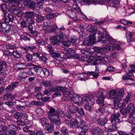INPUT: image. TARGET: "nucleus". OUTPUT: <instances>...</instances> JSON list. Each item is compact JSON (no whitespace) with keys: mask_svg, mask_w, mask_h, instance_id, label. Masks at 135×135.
Wrapping results in <instances>:
<instances>
[{"mask_svg":"<svg viewBox=\"0 0 135 135\" xmlns=\"http://www.w3.org/2000/svg\"><path fill=\"white\" fill-rule=\"evenodd\" d=\"M59 115L62 117L65 116L64 112L59 108L55 110L54 108H51L49 111L47 112L48 117L51 122L56 125L61 124V119Z\"/></svg>","mask_w":135,"mask_h":135,"instance_id":"1","label":"nucleus"},{"mask_svg":"<svg viewBox=\"0 0 135 135\" xmlns=\"http://www.w3.org/2000/svg\"><path fill=\"white\" fill-rule=\"evenodd\" d=\"M70 127L72 128L80 129L81 131L79 135H85L89 129L88 125L83 120H81L79 122L76 119H74V121L70 122Z\"/></svg>","mask_w":135,"mask_h":135,"instance_id":"2","label":"nucleus"},{"mask_svg":"<svg viewBox=\"0 0 135 135\" xmlns=\"http://www.w3.org/2000/svg\"><path fill=\"white\" fill-rule=\"evenodd\" d=\"M67 38L68 37L66 34H57V35L51 38V43L54 46H58L59 41L62 42L64 40H67Z\"/></svg>","mask_w":135,"mask_h":135,"instance_id":"3","label":"nucleus"},{"mask_svg":"<svg viewBox=\"0 0 135 135\" xmlns=\"http://www.w3.org/2000/svg\"><path fill=\"white\" fill-rule=\"evenodd\" d=\"M105 97L106 95L102 92L99 93V97L97 100V102L98 104H100L102 107L98 109V111L100 113H103L105 111L106 105L104 103V101Z\"/></svg>","mask_w":135,"mask_h":135,"instance_id":"4","label":"nucleus"},{"mask_svg":"<svg viewBox=\"0 0 135 135\" xmlns=\"http://www.w3.org/2000/svg\"><path fill=\"white\" fill-rule=\"evenodd\" d=\"M98 42H101L102 43L104 44L107 45L111 42H115L116 40L110 37L109 34H105V35L100 36L98 37Z\"/></svg>","mask_w":135,"mask_h":135,"instance_id":"5","label":"nucleus"},{"mask_svg":"<svg viewBox=\"0 0 135 135\" xmlns=\"http://www.w3.org/2000/svg\"><path fill=\"white\" fill-rule=\"evenodd\" d=\"M72 96L70 98V100L71 102H75V103L76 104L79 103V102L80 101L82 103H87V101L90 98L88 97H83L82 98L79 95L74 94H72Z\"/></svg>","mask_w":135,"mask_h":135,"instance_id":"6","label":"nucleus"},{"mask_svg":"<svg viewBox=\"0 0 135 135\" xmlns=\"http://www.w3.org/2000/svg\"><path fill=\"white\" fill-rule=\"evenodd\" d=\"M7 23L0 22V33H3L6 34L10 32V31H13L14 30L13 27Z\"/></svg>","mask_w":135,"mask_h":135,"instance_id":"7","label":"nucleus"},{"mask_svg":"<svg viewBox=\"0 0 135 135\" xmlns=\"http://www.w3.org/2000/svg\"><path fill=\"white\" fill-rule=\"evenodd\" d=\"M95 34H90L89 37L84 39L83 41L82 45H88L93 44L96 38Z\"/></svg>","mask_w":135,"mask_h":135,"instance_id":"8","label":"nucleus"},{"mask_svg":"<svg viewBox=\"0 0 135 135\" xmlns=\"http://www.w3.org/2000/svg\"><path fill=\"white\" fill-rule=\"evenodd\" d=\"M90 99L87 101V103H82V104H85V108L86 110L89 111V112H91L92 110L91 106H93L94 103V98L92 97V96H90L88 97Z\"/></svg>","mask_w":135,"mask_h":135,"instance_id":"9","label":"nucleus"},{"mask_svg":"<svg viewBox=\"0 0 135 135\" xmlns=\"http://www.w3.org/2000/svg\"><path fill=\"white\" fill-rule=\"evenodd\" d=\"M120 116V114L116 113L113 114L111 117V122L112 124L113 125H117L121 122V120L119 118Z\"/></svg>","mask_w":135,"mask_h":135,"instance_id":"10","label":"nucleus"},{"mask_svg":"<svg viewBox=\"0 0 135 135\" xmlns=\"http://www.w3.org/2000/svg\"><path fill=\"white\" fill-rule=\"evenodd\" d=\"M31 1V0H12L10 3L11 4L12 6L13 7L18 6L21 2H23V3L25 6H28L29 3Z\"/></svg>","mask_w":135,"mask_h":135,"instance_id":"11","label":"nucleus"},{"mask_svg":"<svg viewBox=\"0 0 135 135\" xmlns=\"http://www.w3.org/2000/svg\"><path fill=\"white\" fill-rule=\"evenodd\" d=\"M27 22L28 25L27 27L28 29L30 31V32L31 34H37V32L36 31L32 30L33 27L32 25L34 23V21L32 19H28Z\"/></svg>","mask_w":135,"mask_h":135,"instance_id":"12","label":"nucleus"},{"mask_svg":"<svg viewBox=\"0 0 135 135\" xmlns=\"http://www.w3.org/2000/svg\"><path fill=\"white\" fill-rule=\"evenodd\" d=\"M19 85V83L17 81H14L9 85L5 89L7 92L12 91L15 88L18 87Z\"/></svg>","mask_w":135,"mask_h":135,"instance_id":"13","label":"nucleus"},{"mask_svg":"<svg viewBox=\"0 0 135 135\" xmlns=\"http://www.w3.org/2000/svg\"><path fill=\"white\" fill-rule=\"evenodd\" d=\"M51 123V124L49 123H44L43 124H45V129L48 132V133H51L54 131V126L53 124L54 123Z\"/></svg>","mask_w":135,"mask_h":135,"instance_id":"14","label":"nucleus"},{"mask_svg":"<svg viewBox=\"0 0 135 135\" xmlns=\"http://www.w3.org/2000/svg\"><path fill=\"white\" fill-rule=\"evenodd\" d=\"M7 64L5 61H0V75H4L6 74L5 71L3 69L6 68Z\"/></svg>","mask_w":135,"mask_h":135,"instance_id":"15","label":"nucleus"},{"mask_svg":"<svg viewBox=\"0 0 135 135\" xmlns=\"http://www.w3.org/2000/svg\"><path fill=\"white\" fill-rule=\"evenodd\" d=\"M66 88L65 86H56L53 87L52 91L54 92L58 91L63 93L64 91L66 90Z\"/></svg>","mask_w":135,"mask_h":135,"instance_id":"16","label":"nucleus"},{"mask_svg":"<svg viewBox=\"0 0 135 135\" xmlns=\"http://www.w3.org/2000/svg\"><path fill=\"white\" fill-rule=\"evenodd\" d=\"M4 22L8 23L9 22H12L14 20V17L12 14H8L7 15H4Z\"/></svg>","mask_w":135,"mask_h":135,"instance_id":"17","label":"nucleus"},{"mask_svg":"<svg viewBox=\"0 0 135 135\" xmlns=\"http://www.w3.org/2000/svg\"><path fill=\"white\" fill-rule=\"evenodd\" d=\"M34 16L36 17L35 20L38 23H41L45 20V17L39 13H35Z\"/></svg>","mask_w":135,"mask_h":135,"instance_id":"18","label":"nucleus"},{"mask_svg":"<svg viewBox=\"0 0 135 135\" xmlns=\"http://www.w3.org/2000/svg\"><path fill=\"white\" fill-rule=\"evenodd\" d=\"M91 132L93 135H102L103 133V130L98 127H97L93 129Z\"/></svg>","mask_w":135,"mask_h":135,"instance_id":"19","label":"nucleus"},{"mask_svg":"<svg viewBox=\"0 0 135 135\" xmlns=\"http://www.w3.org/2000/svg\"><path fill=\"white\" fill-rule=\"evenodd\" d=\"M95 50L97 51V56H101L103 54H104L106 49L105 48L100 47H97L95 48Z\"/></svg>","mask_w":135,"mask_h":135,"instance_id":"20","label":"nucleus"},{"mask_svg":"<svg viewBox=\"0 0 135 135\" xmlns=\"http://www.w3.org/2000/svg\"><path fill=\"white\" fill-rule=\"evenodd\" d=\"M3 98L4 100H8V101H12L15 98V97L11 93H8L4 95Z\"/></svg>","mask_w":135,"mask_h":135,"instance_id":"21","label":"nucleus"},{"mask_svg":"<svg viewBox=\"0 0 135 135\" xmlns=\"http://www.w3.org/2000/svg\"><path fill=\"white\" fill-rule=\"evenodd\" d=\"M97 120L99 126H104L107 122V120L106 119L100 117L97 119Z\"/></svg>","mask_w":135,"mask_h":135,"instance_id":"22","label":"nucleus"},{"mask_svg":"<svg viewBox=\"0 0 135 135\" xmlns=\"http://www.w3.org/2000/svg\"><path fill=\"white\" fill-rule=\"evenodd\" d=\"M49 51L51 54V56L55 59H57L60 57L61 54L59 53H57L54 51Z\"/></svg>","mask_w":135,"mask_h":135,"instance_id":"23","label":"nucleus"},{"mask_svg":"<svg viewBox=\"0 0 135 135\" xmlns=\"http://www.w3.org/2000/svg\"><path fill=\"white\" fill-rule=\"evenodd\" d=\"M33 68L37 74L40 76L42 70L41 67L40 65H35Z\"/></svg>","mask_w":135,"mask_h":135,"instance_id":"24","label":"nucleus"},{"mask_svg":"<svg viewBox=\"0 0 135 135\" xmlns=\"http://www.w3.org/2000/svg\"><path fill=\"white\" fill-rule=\"evenodd\" d=\"M0 7L1 9L3 12L4 15H6L7 13L8 9L7 5L5 3H3L1 4Z\"/></svg>","mask_w":135,"mask_h":135,"instance_id":"25","label":"nucleus"},{"mask_svg":"<svg viewBox=\"0 0 135 135\" xmlns=\"http://www.w3.org/2000/svg\"><path fill=\"white\" fill-rule=\"evenodd\" d=\"M124 94V91L123 89H121L119 90L117 94V97L115 98V101L121 99V98L123 97Z\"/></svg>","mask_w":135,"mask_h":135,"instance_id":"26","label":"nucleus"},{"mask_svg":"<svg viewBox=\"0 0 135 135\" xmlns=\"http://www.w3.org/2000/svg\"><path fill=\"white\" fill-rule=\"evenodd\" d=\"M57 27L56 25H54L50 27V29L48 31V32L50 33L53 32L54 34H57Z\"/></svg>","mask_w":135,"mask_h":135,"instance_id":"27","label":"nucleus"},{"mask_svg":"<svg viewBox=\"0 0 135 135\" xmlns=\"http://www.w3.org/2000/svg\"><path fill=\"white\" fill-rule=\"evenodd\" d=\"M24 16L26 18H28L29 19H32L35 17V14L33 12L27 11L26 12ZM29 19H28V20Z\"/></svg>","mask_w":135,"mask_h":135,"instance_id":"28","label":"nucleus"},{"mask_svg":"<svg viewBox=\"0 0 135 135\" xmlns=\"http://www.w3.org/2000/svg\"><path fill=\"white\" fill-rule=\"evenodd\" d=\"M40 76L44 78L49 76V70L46 68H43L42 70Z\"/></svg>","mask_w":135,"mask_h":135,"instance_id":"29","label":"nucleus"},{"mask_svg":"<svg viewBox=\"0 0 135 135\" xmlns=\"http://www.w3.org/2000/svg\"><path fill=\"white\" fill-rule=\"evenodd\" d=\"M89 27V28L87 29V30L89 31V32L91 33H93V34H96L95 32L97 30L96 26H95L90 25Z\"/></svg>","mask_w":135,"mask_h":135,"instance_id":"30","label":"nucleus"},{"mask_svg":"<svg viewBox=\"0 0 135 135\" xmlns=\"http://www.w3.org/2000/svg\"><path fill=\"white\" fill-rule=\"evenodd\" d=\"M78 107H76L73 105H70L69 107V112L70 113L74 114L76 113V111Z\"/></svg>","mask_w":135,"mask_h":135,"instance_id":"31","label":"nucleus"},{"mask_svg":"<svg viewBox=\"0 0 135 135\" xmlns=\"http://www.w3.org/2000/svg\"><path fill=\"white\" fill-rule=\"evenodd\" d=\"M117 91L115 90H112L110 91L109 93V97L112 99H114L117 97Z\"/></svg>","mask_w":135,"mask_h":135,"instance_id":"32","label":"nucleus"},{"mask_svg":"<svg viewBox=\"0 0 135 135\" xmlns=\"http://www.w3.org/2000/svg\"><path fill=\"white\" fill-rule=\"evenodd\" d=\"M84 62L85 63H87V64L89 65H96L97 64L96 61L91 60L88 59L84 60Z\"/></svg>","mask_w":135,"mask_h":135,"instance_id":"33","label":"nucleus"},{"mask_svg":"<svg viewBox=\"0 0 135 135\" xmlns=\"http://www.w3.org/2000/svg\"><path fill=\"white\" fill-rule=\"evenodd\" d=\"M25 74L31 76L33 75V68H28L27 71L25 70L24 71L23 73V75H24Z\"/></svg>","mask_w":135,"mask_h":135,"instance_id":"34","label":"nucleus"},{"mask_svg":"<svg viewBox=\"0 0 135 135\" xmlns=\"http://www.w3.org/2000/svg\"><path fill=\"white\" fill-rule=\"evenodd\" d=\"M12 101H8V102H5L4 103V104H5L8 105L9 107H10L12 109L11 110H10L9 112H12L14 110V109L12 107L13 105L15 103L14 102H12Z\"/></svg>","mask_w":135,"mask_h":135,"instance_id":"35","label":"nucleus"},{"mask_svg":"<svg viewBox=\"0 0 135 135\" xmlns=\"http://www.w3.org/2000/svg\"><path fill=\"white\" fill-rule=\"evenodd\" d=\"M114 102L115 105L116 104V105L119 108L123 107V106H125V105H124L122 100H121V99H119L118 101H115V99H114Z\"/></svg>","mask_w":135,"mask_h":135,"instance_id":"36","label":"nucleus"},{"mask_svg":"<svg viewBox=\"0 0 135 135\" xmlns=\"http://www.w3.org/2000/svg\"><path fill=\"white\" fill-rule=\"evenodd\" d=\"M76 111L78 113L82 116H83L85 115V113L83 108L80 106L78 107Z\"/></svg>","mask_w":135,"mask_h":135,"instance_id":"37","label":"nucleus"},{"mask_svg":"<svg viewBox=\"0 0 135 135\" xmlns=\"http://www.w3.org/2000/svg\"><path fill=\"white\" fill-rule=\"evenodd\" d=\"M66 30L64 26H62L60 27L57 28V34H65V32L66 31Z\"/></svg>","mask_w":135,"mask_h":135,"instance_id":"38","label":"nucleus"},{"mask_svg":"<svg viewBox=\"0 0 135 135\" xmlns=\"http://www.w3.org/2000/svg\"><path fill=\"white\" fill-rule=\"evenodd\" d=\"M38 59L40 61L43 62L45 64L47 63V61L48 60L46 56L43 55H41L39 57Z\"/></svg>","mask_w":135,"mask_h":135,"instance_id":"39","label":"nucleus"},{"mask_svg":"<svg viewBox=\"0 0 135 135\" xmlns=\"http://www.w3.org/2000/svg\"><path fill=\"white\" fill-rule=\"evenodd\" d=\"M12 55L13 56L14 58L18 59L20 58L21 56V55L16 50L13 51L12 53Z\"/></svg>","mask_w":135,"mask_h":135,"instance_id":"40","label":"nucleus"},{"mask_svg":"<svg viewBox=\"0 0 135 135\" xmlns=\"http://www.w3.org/2000/svg\"><path fill=\"white\" fill-rule=\"evenodd\" d=\"M7 129L11 130L17 131L18 128L16 126L12 124H8L7 126Z\"/></svg>","mask_w":135,"mask_h":135,"instance_id":"41","label":"nucleus"},{"mask_svg":"<svg viewBox=\"0 0 135 135\" xmlns=\"http://www.w3.org/2000/svg\"><path fill=\"white\" fill-rule=\"evenodd\" d=\"M25 57L27 62H31L32 61L33 56L30 53L28 54L25 56Z\"/></svg>","mask_w":135,"mask_h":135,"instance_id":"42","label":"nucleus"},{"mask_svg":"<svg viewBox=\"0 0 135 135\" xmlns=\"http://www.w3.org/2000/svg\"><path fill=\"white\" fill-rule=\"evenodd\" d=\"M117 125L112 124V125L109 126L107 129V131L108 132H112L116 130L117 128L115 125Z\"/></svg>","mask_w":135,"mask_h":135,"instance_id":"43","label":"nucleus"},{"mask_svg":"<svg viewBox=\"0 0 135 135\" xmlns=\"http://www.w3.org/2000/svg\"><path fill=\"white\" fill-rule=\"evenodd\" d=\"M51 25V22L49 20H46L44 22L43 25L44 27H46L47 30H48L49 27Z\"/></svg>","mask_w":135,"mask_h":135,"instance_id":"44","label":"nucleus"},{"mask_svg":"<svg viewBox=\"0 0 135 135\" xmlns=\"http://www.w3.org/2000/svg\"><path fill=\"white\" fill-rule=\"evenodd\" d=\"M62 93L64 96L67 98L70 97V95H72L73 94V92L70 91H64Z\"/></svg>","mask_w":135,"mask_h":135,"instance_id":"45","label":"nucleus"},{"mask_svg":"<svg viewBox=\"0 0 135 135\" xmlns=\"http://www.w3.org/2000/svg\"><path fill=\"white\" fill-rule=\"evenodd\" d=\"M36 4L37 7L40 8H42V6L44 3V0H36Z\"/></svg>","mask_w":135,"mask_h":135,"instance_id":"46","label":"nucleus"},{"mask_svg":"<svg viewBox=\"0 0 135 135\" xmlns=\"http://www.w3.org/2000/svg\"><path fill=\"white\" fill-rule=\"evenodd\" d=\"M36 7V3L33 1H31L29 5V8L32 9L33 10L35 9Z\"/></svg>","mask_w":135,"mask_h":135,"instance_id":"47","label":"nucleus"},{"mask_svg":"<svg viewBox=\"0 0 135 135\" xmlns=\"http://www.w3.org/2000/svg\"><path fill=\"white\" fill-rule=\"evenodd\" d=\"M134 106L133 104L132 103L129 104L128 105L126 108L128 110V113H131Z\"/></svg>","mask_w":135,"mask_h":135,"instance_id":"48","label":"nucleus"},{"mask_svg":"<svg viewBox=\"0 0 135 135\" xmlns=\"http://www.w3.org/2000/svg\"><path fill=\"white\" fill-rule=\"evenodd\" d=\"M8 11L11 13L15 14L16 11H17V9L16 7L15 8L11 7L8 9Z\"/></svg>","mask_w":135,"mask_h":135,"instance_id":"49","label":"nucleus"},{"mask_svg":"<svg viewBox=\"0 0 135 135\" xmlns=\"http://www.w3.org/2000/svg\"><path fill=\"white\" fill-rule=\"evenodd\" d=\"M89 2L88 3L90 4L97 3L98 2H100L101 3H104V0H102V1H100L99 0H89Z\"/></svg>","mask_w":135,"mask_h":135,"instance_id":"50","label":"nucleus"},{"mask_svg":"<svg viewBox=\"0 0 135 135\" xmlns=\"http://www.w3.org/2000/svg\"><path fill=\"white\" fill-rule=\"evenodd\" d=\"M120 112L124 115L125 116L126 115L128 111L127 108H126L125 106H124L122 107L120 110Z\"/></svg>","mask_w":135,"mask_h":135,"instance_id":"51","label":"nucleus"},{"mask_svg":"<svg viewBox=\"0 0 135 135\" xmlns=\"http://www.w3.org/2000/svg\"><path fill=\"white\" fill-rule=\"evenodd\" d=\"M42 85L45 87H48L51 85L50 81H47L43 80L42 83Z\"/></svg>","mask_w":135,"mask_h":135,"instance_id":"52","label":"nucleus"},{"mask_svg":"<svg viewBox=\"0 0 135 135\" xmlns=\"http://www.w3.org/2000/svg\"><path fill=\"white\" fill-rule=\"evenodd\" d=\"M108 19V17H107L105 18V20H102L101 21H100L98 22H95V24L97 25H99L103 23L105 21V22H108L109 21L108 20H107Z\"/></svg>","mask_w":135,"mask_h":135,"instance_id":"53","label":"nucleus"},{"mask_svg":"<svg viewBox=\"0 0 135 135\" xmlns=\"http://www.w3.org/2000/svg\"><path fill=\"white\" fill-rule=\"evenodd\" d=\"M52 88L53 87L49 88L46 89L44 91V94L47 95L50 94L51 92H53L52 91Z\"/></svg>","mask_w":135,"mask_h":135,"instance_id":"54","label":"nucleus"},{"mask_svg":"<svg viewBox=\"0 0 135 135\" xmlns=\"http://www.w3.org/2000/svg\"><path fill=\"white\" fill-rule=\"evenodd\" d=\"M69 17L73 19L77 17V14L75 12L71 11L70 12Z\"/></svg>","mask_w":135,"mask_h":135,"instance_id":"55","label":"nucleus"},{"mask_svg":"<svg viewBox=\"0 0 135 135\" xmlns=\"http://www.w3.org/2000/svg\"><path fill=\"white\" fill-rule=\"evenodd\" d=\"M6 48L8 49H14L16 48V46L15 45H12L10 44L6 45Z\"/></svg>","mask_w":135,"mask_h":135,"instance_id":"56","label":"nucleus"},{"mask_svg":"<svg viewBox=\"0 0 135 135\" xmlns=\"http://www.w3.org/2000/svg\"><path fill=\"white\" fill-rule=\"evenodd\" d=\"M77 40V37L76 36L72 37L70 38L69 40V41L72 44H74L76 42Z\"/></svg>","mask_w":135,"mask_h":135,"instance_id":"57","label":"nucleus"},{"mask_svg":"<svg viewBox=\"0 0 135 135\" xmlns=\"http://www.w3.org/2000/svg\"><path fill=\"white\" fill-rule=\"evenodd\" d=\"M14 117L16 119H20L21 118V115L19 112H16L14 114Z\"/></svg>","mask_w":135,"mask_h":135,"instance_id":"58","label":"nucleus"},{"mask_svg":"<svg viewBox=\"0 0 135 135\" xmlns=\"http://www.w3.org/2000/svg\"><path fill=\"white\" fill-rule=\"evenodd\" d=\"M20 37L21 40H28L29 41L30 40L29 38L27 36L25 35L24 34H23L20 36Z\"/></svg>","mask_w":135,"mask_h":135,"instance_id":"59","label":"nucleus"},{"mask_svg":"<svg viewBox=\"0 0 135 135\" xmlns=\"http://www.w3.org/2000/svg\"><path fill=\"white\" fill-rule=\"evenodd\" d=\"M106 49L108 50L109 51H112L114 50H115L114 47V44H111L108 47H107L106 48Z\"/></svg>","mask_w":135,"mask_h":135,"instance_id":"60","label":"nucleus"},{"mask_svg":"<svg viewBox=\"0 0 135 135\" xmlns=\"http://www.w3.org/2000/svg\"><path fill=\"white\" fill-rule=\"evenodd\" d=\"M55 92L52 95V97L53 98H56L57 97H60L61 95V94L58 91Z\"/></svg>","mask_w":135,"mask_h":135,"instance_id":"61","label":"nucleus"},{"mask_svg":"<svg viewBox=\"0 0 135 135\" xmlns=\"http://www.w3.org/2000/svg\"><path fill=\"white\" fill-rule=\"evenodd\" d=\"M60 131L62 133H68V131L67 128L65 127H62L60 129Z\"/></svg>","mask_w":135,"mask_h":135,"instance_id":"62","label":"nucleus"},{"mask_svg":"<svg viewBox=\"0 0 135 135\" xmlns=\"http://www.w3.org/2000/svg\"><path fill=\"white\" fill-rule=\"evenodd\" d=\"M3 53L5 56H10L12 55V52H10L8 50L4 51L3 52Z\"/></svg>","mask_w":135,"mask_h":135,"instance_id":"63","label":"nucleus"},{"mask_svg":"<svg viewBox=\"0 0 135 135\" xmlns=\"http://www.w3.org/2000/svg\"><path fill=\"white\" fill-rule=\"evenodd\" d=\"M36 135H46L43 130H40L37 131L36 133Z\"/></svg>","mask_w":135,"mask_h":135,"instance_id":"64","label":"nucleus"}]
</instances>
